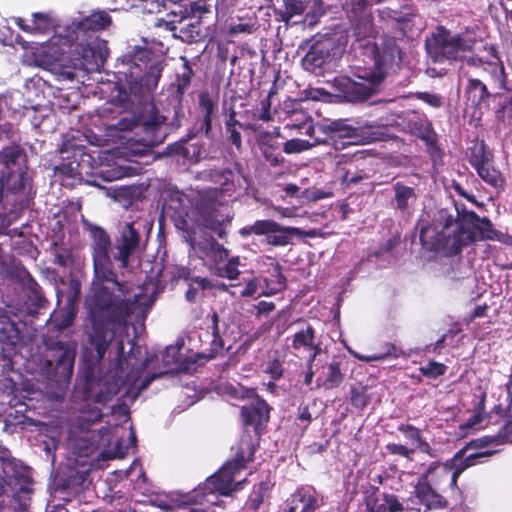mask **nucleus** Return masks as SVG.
Masks as SVG:
<instances>
[{
  "label": "nucleus",
  "mask_w": 512,
  "mask_h": 512,
  "mask_svg": "<svg viewBox=\"0 0 512 512\" xmlns=\"http://www.w3.org/2000/svg\"><path fill=\"white\" fill-rule=\"evenodd\" d=\"M416 98L423 101L433 108H439L442 105L441 97L430 92H417Z\"/></svg>",
  "instance_id": "59"
},
{
  "label": "nucleus",
  "mask_w": 512,
  "mask_h": 512,
  "mask_svg": "<svg viewBox=\"0 0 512 512\" xmlns=\"http://www.w3.org/2000/svg\"><path fill=\"white\" fill-rule=\"evenodd\" d=\"M75 313L71 308L61 311L55 315L53 319V325L58 331L67 329L73 324Z\"/></svg>",
  "instance_id": "45"
},
{
  "label": "nucleus",
  "mask_w": 512,
  "mask_h": 512,
  "mask_svg": "<svg viewBox=\"0 0 512 512\" xmlns=\"http://www.w3.org/2000/svg\"><path fill=\"white\" fill-rule=\"evenodd\" d=\"M0 333L3 335V340L9 344H15L20 338L16 324L6 318L0 322Z\"/></svg>",
  "instance_id": "41"
},
{
  "label": "nucleus",
  "mask_w": 512,
  "mask_h": 512,
  "mask_svg": "<svg viewBox=\"0 0 512 512\" xmlns=\"http://www.w3.org/2000/svg\"><path fill=\"white\" fill-rule=\"evenodd\" d=\"M479 177L493 187H501L504 179L501 173L491 166V162L476 169Z\"/></svg>",
  "instance_id": "38"
},
{
  "label": "nucleus",
  "mask_w": 512,
  "mask_h": 512,
  "mask_svg": "<svg viewBox=\"0 0 512 512\" xmlns=\"http://www.w3.org/2000/svg\"><path fill=\"white\" fill-rule=\"evenodd\" d=\"M190 138V135H188V138H185V146L182 158L196 163L200 160L202 154V145L199 143H188Z\"/></svg>",
  "instance_id": "46"
},
{
  "label": "nucleus",
  "mask_w": 512,
  "mask_h": 512,
  "mask_svg": "<svg viewBox=\"0 0 512 512\" xmlns=\"http://www.w3.org/2000/svg\"><path fill=\"white\" fill-rule=\"evenodd\" d=\"M464 453L465 449H462L456 453L453 458V466H450L449 464L440 465L436 462L432 463L426 469L425 473L419 478V481L415 487V495L419 501L428 509L443 508L445 505V501L443 500L442 496L435 492L431 487L428 481L429 476H431L437 470H439L445 476H448L451 473L450 485L455 487L458 477L467 467L474 465L475 460L478 458L490 457L495 453V451L487 450L484 452L470 454L464 460V464H462L459 462L462 461Z\"/></svg>",
  "instance_id": "6"
},
{
  "label": "nucleus",
  "mask_w": 512,
  "mask_h": 512,
  "mask_svg": "<svg viewBox=\"0 0 512 512\" xmlns=\"http://www.w3.org/2000/svg\"><path fill=\"white\" fill-rule=\"evenodd\" d=\"M77 342L55 341L48 346L44 371L49 382L59 390L68 387L73 375Z\"/></svg>",
  "instance_id": "8"
},
{
  "label": "nucleus",
  "mask_w": 512,
  "mask_h": 512,
  "mask_svg": "<svg viewBox=\"0 0 512 512\" xmlns=\"http://www.w3.org/2000/svg\"><path fill=\"white\" fill-rule=\"evenodd\" d=\"M181 229L185 241L192 248H198L203 254L215 263L224 261L228 257V250L216 242L213 234L223 237L224 231L216 226H177Z\"/></svg>",
  "instance_id": "13"
},
{
  "label": "nucleus",
  "mask_w": 512,
  "mask_h": 512,
  "mask_svg": "<svg viewBox=\"0 0 512 512\" xmlns=\"http://www.w3.org/2000/svg\"><path fill=\"white\" fill-rule=\"evenodd\" d=\"M423 142L425 143L426 151L429 154L433 166L443 165L444 153L438 144V137H434L431 134L425 135V137H423Z\"/></svg>",
  "instance_id": "37"
},
{
  "label": "nucleus",
  "mask_w": 512,
  "mask_h": 512,
  "mask_svg": "<svg viewBox=\"0 0 512 512\" xmlns=\"http://www.w3.org/2000/svg\"><path fill=\"white\" fill-rule=\"evenodd\" d=\"M245 467L243 456L226 463L215 475L211 476L207 485L222 495H230L233 491L241 489L245 479L234 483L236 474Z\"/></svg>",
  "instance_id": "19"
},
{
  "label": "nucleus",
  "mask_w": 512,
  "mask_h": 512,
  "mask_svg": "<svg viewBox=\"0 0 512 512\" xmlns=\"http://www.w3.org/2000/svg\"><path fill=\"white\" fill-rule=\"evenodd\" d=\"M411 129L413 130L414 134L423 141V137L425 135H433L434 137L437 136V133L435 132L432 122L427 119L426 117L418 119V121H415L411 124Z\"/></svg>",
  "instance_id": "43"
},
{
  "label": "nucleus",
  "mask_w": 512,
  "mask_h": 512,
  "mask_svg": "<svg viewBox=\"0 0 512 512\" xmlns=\"http://www.w3.org/2000/svg\"><path fill=\"white\" fill-rule=\"evenodd\" d=\"M181 13H182L181 9L171 10L167 14L169 19L168 20L158 19L156 26L159 28H163L166 31L172 32L173 36L176 38L179 23H180L181 19H183V17H184V16H181Z\"/></svg>",
  "instance_id": "39"
},
{
  "label": "nucleus",
  "mask_w": 512,
  "mask_h": 512,
  "mask_svg": "<svg viewBox=\"0 0 512 512\" xmlns=\"http://www.w3.org/2000/svg\"><path fill=\"white\" fill-rule=\"evenodd\" d=\"M508 410L511 415L505 421L502 429L495 436H485L480 439L472 440L468 446L472 448L484 447L492 443H500L503 440L512 436V411L510 410V405L508 406Z\"/></svg>",
  "instance_id": "30"
},
{
  "label": "nucleus",
  "mask_w": 512,
  "mask_h": 512,
  "mask_svg": "<svg viewBox=\"0 0 512 512\" xmlns=\"http://www.w3.org/2000/svg\"><path fill=\"white\" fill-rule=\"evenodd\" d=\"M420 240L427 250L445 256L457 254L462 246L484 240L512 244V236L504 235L494 226H422Z\"/></svg>",
  "instance_id": "3"
},
{
  "label": "nucleus",
  "mask_w": 512,
  "mask_h": 512,
  "mask_svg": "<svg viewBox=\"0 0 512 512\" xmlns=\"http://www.w3.org/2000/svg\"><path fill=\"white\" fill-rule=\"evenodd\" d=\"M90 234L94 239V272L96 275H105L110 269L108 248L110 246L109 235L100 226H90Z\"/></svg>",
  "instance_id": "21"
},
{
  "label": "nucleus",
  "mask_w": 512,
  "mask_h": 512,
  "mask_svg": "<svg viewBox=\"0 0 512 512\" xmlns=\"http://www.w3.org/2000/svg\"><path fill=\"white\" fill-rule=\"evenodd\" d=\"M56 216L58 218L56 224H63V222H65V224H78L79 222L82 224H90L81 214V206L74 203L64 207Z\"/></svg>",
  "instance_id": "34"
},
{
  "label": "nucleus",
  "mask_w": 512,
  "mask_h": 512,
  "mask_svg": "<svg viewBox=\"0 0 512 512\" xmlns=\"http://www.w3.org/2000/svg\"><path fill=\"white\" fill-rule=\"evenodd\" d=\"M257 145L264 160L271 167H281L285 158L280 151V145L269 131H262L257 136Z\"/></svg>",
  "instance_id": "23"
},
{
  "label": "nucleus",
  "mask_w": 512,
  "mask_h": 512,
  "mask_svg": "<svg viewBox=\"0 0 512 512\" xmlns=\"http://www.w3.org/2000/svg\"><path fill=\"white\" fill-rule=\"evenodd\" d=\"M369 402V397L366 394V391L364 388L351 389V403L353 406L357 408H363L365 407Z\"/></svg>",
  "instance_id": "54"
},
{
  "label": "nucleus",
  "mask_w": 512,
  "mask_h": 512,
  "mask_svg": "<svg viewBox=\"0 0 512 512\" xmlns=\"http://www.w3.org/2000/svg\"><path fill=\"white\" fill-rule=\"evenodd\" d=\"M32 24H23V20L18 23L21 30L28 33H46L52 27V20L49 15L41 12H36L33 15Z\"/></svg>",
  "instance_id": "33"
},
{
  "label": "nucleus",
  "mask_w": 512,
  "mask_h": 512,
  "mask_svg": "<svg viewBox=\"0 0 512 512\" xmlns=\"http://www.w3.org/2000/svg\"><path fill=\"white\" fill-rule=\"evenodd\" d=\"M310 146L308 141L294 138L284 143L283 151L287 154H296L307 150Z\"/></svg>",
  "instance_id": "48"
},
{
  "label": "nucleus",
  "mask_w": 512,
  "mask_h": 512,
  "mask_svg": "<svg viewBox=\"0 0 512 512\" xmlns=\"http://www.w3.org/2000/svg\"><path fill=\"white\" fill-rule=\"evenodd\" d=\"M315 331L310 324H304V326L298 330L293 338L292 347L295 350L301 348L307 349L310 346H314Z\"/></svg>",
  "instance_id": "35"
},
{
  "label": "nucleus",
  "mask_w": 512,
  "mask_h": 512,
  "mask_svg": "<svg viewBox=\"0 0 512 512\" xmlns=\"http://www.w3.org/2000/svg\"><path fill=\"white\" fill-rule=\"evenodd\" d=\"M218 101L209 92L205 91L199 95V108L203 115L200 129L204 131L206 137H211L212 121Z\"/></svg>",
  "instance_id": "27"
},
{
  "label": "nucleus",
  "mask_w": 512,
  "mask_h": 512,
  "mask_svg": "<svg viewBox=\"0 0 512 512\" xmlns=\"http://www.w3.org/2000/svg\"><path fill=\"white\" fill-rule=\"evenodd\" d=\"M209 281L206 278L196 277L192 279L189 289L186 292V299L190 302L195 301L198 291L209 287Z\"/></svg>",
  "instance_id": "49"
},
{
  "label": "nucleus",
  "mask_w": 512,
  "mask_h": 512,
  "mask_svg": "<svg viewBox=\"0 0 512 512\" xmlns=\"http://www.w3.org/2000/svg\"><path fill=\"white\" fill-rule=\"evenodd\" d=\"M118 60L129 93L137 98L153 93L159 84L164 69V61L152 49L134 46Z\"/></svg>",
  "instance_id": "4"
},
{
  "label": "nucleus",
  "mask_w": 512,
  "mask_h": 512,
  "mask_svg": "<svg viewBox=\"0 0 512 512\" xmlns=\"http://www.w3.org/2000/svg\"><path fill=\"white\" fill-rule=\"evenodd\" d=\"M211 0H193L181 8V19L176 38L185 43H198L206 37L204 21L212 15Z\"/></svg>",
  "instance_id": "11"
},
{
  "label": "nucleus",
  "mask_w": 512,
  "mask_h": 512,
  "mask_svg": "<svg viewBox=\"0 0 512 512\" xmlns=\"http://www.w3.org/2000/svg\"><path fill=\"white\" fill-rule=\"evenodd\" d=\"M496 116L499 120L508 125L512 131V100H509L497 110Z\"/></svg>",
  "instance_id": "55"
},
{
  "label": "nucleus",
  "mask_w": 512,
  "mask_h": 512,
  "mask_svg": "<svg viewBox=\"0 0 512 512\" xmlns=\"http://www.w3.org/2000/svg\"><path fill=\"white\" fill-rule=\"evenodd\" d=\"M31 186L24 169L3 171L0 183V221H17L29 205Z\"/></svg>",
  "instance_id": "7"
},
{
  "label": "nucleus",
  "mask_w": 512,
  "mask_h": 512,
  "mask_svg": "<svg viewBox=\"0 0 512 512\" xmlns=\"http://www.w3.org/2000/svg\"><path fill=\"white\" fill-rule=\"evenodd\" d=\"M461 72L466 79L464 86L465 112H470L473 118L481 119L483 114L489 110L493 94L483 81L473 77L468 70L463 68Z\"/></svg>",
  "instance_id": "15"
},
{
  "label": "nucleus",
  "mask_w": 512,
  "mask_h": 512,
  "mask_svg": "<svg viewBox=\"0 0 512 512\" xmlns=\"http://www.w3.org/2000/svg\"><path fill=\"white\" fill-rule=\"evenodd\" d=\"M212 346L215 353H218L219 351H222L224 349V341L221 337L222 329L220 327L219 318L217 313H213L212 315Z\"/></svg>",
  "instance_id": "44"
},
{
  "label": "nucleus",
  "mask_w": 512,
  "mask_h": 512,
  "mask_svg": "<svg viewBox=\"0 0 512 512\" xmlns=\"http://www.w3.org/2000/svg\"><path fill=\"white\" fill-rule=\"evenodd\" d=\"M201 174L203 179L210 180L213 183L216 190L228 196H232L237 190H241L243 182H246L239 169V165H236L235 169L228 167L208 169L204 170Z\"/></svg>",
  "instance_id": "18"
},
{
  "label": "nucleus",
  "mask_w": 512,
  "mask_h": 512,
  "mask_svg": "<svg viewBox=\"0 0 512 512\" xmlns=\"http://www.w3.org/2000/svg\"><path fill=\"white\" fill-rule=\"evenodd\" d=\"M251 233L265 235V240L272 245H287L293 237L304 239L306 237H316L319 235L315 229L302 230L297 227H279V226H250L240 230L242 236Z\"/></svg>",
  "instance_id": "17"
},
{
  "label": "nucleus",
  "mask_w": 512,
  "mask_h": 512,
  "mask_svg": "<svg viewBox=\"0 0 512 512\" xmlns=\"http://www.w3.org/2000/svg\"><path fill=\"white\" fill-rule=\"evenodd\" d=\"M184 146H185V138H183L175 143L169 144L165 148V154L168 156L182 157L183 152H184Z\"/></svg>",
  "instance_id": "62"
},
{
  "label": "nucleus",
  "mask_w": 512,
  "mask_h": 512,
  "mask_svg": "<svg viewBox=\"0 0 512 512\" xmlns=\"http://www.w3.org/2000/svg\"><path fill=\"white\" fill-rule=\"evenodd\" d=\"M399 431L402 432L407 440L413 445H417L422 439V432L420 429L412 425H401Z\"/></svg>",
  "instance_id": "51"
},
{
  "label": "nucleus",
  "mask_w": 512,
  "mask_h": 512,
  "mask_svg": "<svg viewBox=\"0 0 512 512\" xmlns=\"http://www.w3.org/2000/svg\"><path fill=\"white\" fill-rule=\"evenodd\" d=\"M128 447L124 446L120 441H117L113 449L107 450L103 453L104 458L107 459H122L127 454Z\"/></svg>",
  "instance_id": "61"
},
{
  "label": "nucleus",
  "mask_w": 512,
  "mask_h": 512,
  "mask_svg": "<svg viewBox=\"0 0 512 512\" xmlns=\"http://www.w3.org/2000/svg\"><path fill=\"white\" fill-rule=\"evenodd\" d=\"M368 177L369 175L365 169L354 166L344 170L341 176V182L346 186L356 185Z\"/></svg>",
  "instance_id": "40"
},
{
  "label": "nucleus",
  "mask_w": 512,
  "mask_h": 512,
  "mask_svg": "<svg viewBox=\"0 0 512 512\" xmlns=\"http://www.w3.org/2000/svg\"><path fill=\"white\" fill-rule=\"evenodd\" d=\"M85 379V390L88 396L95 402L103 404L118 393L122 383L117 371L109 370L103 373L96 366L88 368Z\"/></svg>",
  "instance_id": "14"
},
{
  "label": "nucleus",
  "mask_w": 512,
  "mask_h": 512,
  "mask_svg": "<svg viewBox=\"0 0 512 512\" xmlns=\"http://www.w3.org/2000/svg\"><path fill=\"white\" fill-rule=\"evenodd\" d=\"M319 508L317 499L305 490H298L291 495L288 512H314Z\"/></svg>",
  "instance_id": "28"
},
{
  "label": "nucleus",
  "mask_w": 512,
  "mask_h": 512,
  "mask_svg": "<svg viewBox=\"0 0 512 512\" xmlns=\"http://www.w3.org/2000/svg\"><path fill=\"white\" fill-rule=\"evenodd\" d=\"M164 121L165 117L161 116L159 112L155 110L147 117L133 119L128 123L126 119H121L118 126L120 130H140L143 136L138 142L147 147H155L161 144L165 139L166 133L162 128Z\"/></svg>",
  "instance_id": "16"
},
{
  "label": "nucleus",
  "mask_w": 512,
  "mask_h": 512,
  "mask_svg": "<svg viewBox=\"0 0 512 512\" xmlns=\"http://www.w3.org/2000/svg\"><path fill=\"white\" fill-rule=\"evenodd\" d=\"M321 131L327 135L329 140L350 139L348 144H358L361 140L366 143L380 140L377 132H371L367 136L363 135L362 128L354 127L348 123L347 119L333 120L327 124L321 125Z\"/></svg>",
  "instance_id": "20"
},
{
  "label": "nucleus",
  "mask_w": 512,
  "mask_h": 512,
  "mask_svg": "<svg viewBox=\"0 0 512 512\" xmlns=\"http://www.w3.org/2000/svg\"><path fill=\"white\" fill-rule=\"evenodd\" d=\"M492 161V154L482 142L471 149L469 163L477 169L480 166L489 164Z\"/></svg>",
  "instance_id": "36"
},
{
  "label": "nucleus",
  "mask_w": 512,
  "mask_h": 512,
  "mask_svg": "<svg viewBox=\"0 0 512 512\" xmlns=\"http://www.w3.org/2000/svg\"><path fill=\"white\" fill-rule=\"evenodd\" d=\"M96 438L97 435L90 431H81L78 435L70 432L69 446L78 456L86 457L95 451Z\"/></svg>",
  "instance_id": "26"
},
{
  "label": "nucleus",
  "mask_w": 512,
  "mask_h": 512,
  "mask_svg": "<svg viewBox=\"0 0 512 512\" xmlns=\"http://www.w3.org/2000/svg\"><path fill=\"white\" fill-rule=\"evenodd\" d=\"M29 299L38 308L44 307L47 302L36 282H33L29 287Z\"/></svg>",
  "instance_id": "52"
},
{
  "label": "nucleus",
  "mask_w": 512,
  "mask_h": 512,
  "mask_svg": "<svg viewBox=\"0 0 512 512\" xmlns=\"http://www.w3.org/2000/svg\"><path fill=\"white\" fill-rule=\"evenodd\" d=\"M347 45L343 34H325L316 39L301 60L304 70L315 75L323 74L324 67L341 58Z\"/></svg>",
  "instance_id": "9"
},
{
  "label": "nucleus",
  "mask_w": 512,
  "mask_h": 512,
  "mask_svg": "<svg viewBox=\"0 0 512 512\" xmlns=\"http://www.w3.org/2000/svg\"><path fill=\"white\" fill-rule=\"evenodd\" d=\"M387 450L392 454V455H399V456H402L408 460H412V456L415 452V448H408L402 444H388L387 445Z\"/></svg>",
  "instance_id": "56"
},
{
  "label": "nucleus",
  "mask_w": 512,
  "mask_h": 512,
  "mask_svg": "<svg viewBox=\"0 0 512 512\" xmlns=\"http://www.w3.org/2000/svg\"><path fill=\"white\" fill-rule=\"evenodd\" d=\"M269 406L263 399H255L250 405L243 406L241 414L246 425H253L256 430L269 420Z\"/></svg>",
  "instance_id": "25"
},
{
  "label": "nucleus",
  "mask_w": 512,
  "mask_h": 512,
  "mask_svg": "<svg viewBox=\"0 0 512 512\" xmlns=\"http://www.w3.org/2000/svg\"><path fill=\"white\" fill-rule=\"evenodd\" d=\"M383 505L388 509V512H403L404 507L399 502L397 496L393 494H383Z\"/></svg>",
  "instance_id": "58"
},
{
  "label": "nucleus",
  "mask_w": 512,
  "mask_h": 512,
  "mask_svg": "<svg viewBox=\"0 0 512 512\" xmlns=\"http://www.w3.org/2000/svg\"><path fill=\"white\" fill-rule=\"evenodd\" d=\"M266 372L271 375L273 379H279L283 374L281 363L277 360H270L266 364Z\"/></svg>",
  "instance_id": "63"
},
{
  "label": "nucleus",
  "mask_w": 512,
  "mask_h": 512,
  "mask_svg": "<svg viewBox=\"0 0 512 512\" xmlns=\"http://www.w3.org/2000/svg\"><path fill=\"white\" fill-rule=\"evenodd\" d=\"M239 259L238 257L232 258L222 268H220V275L229 279H236L239 275L238 270Z\"/></svg>",
  "instance_id": "53"
},
{
  "label": "nucleus",
  "mask_w": 512,
  "mask_h": 512,
  "mask_svg": "<svg viewBox=\"0 0 512 512\" xmlns=\"http://www.w3.org/2000/svg\"><path fill=\"white\" fill-rule=\"evenodd\" d=\"M269 98L270 96L261 101V111L260 114L258 115V118L262 121H269L271 119V103Z\"/></svg>",
  "instance_id": "64"
},
{
  "label": "nucleus",
  "mask_w": 512,
  "mask_h": 512,
  "mask_svg": "<svg viewBox=\"0 0 512 512\" xmlns=\"http://www.w3.org/2000/svg\"><path fill=\"white\" fill-rule=\"evenodd\" d=\"M343 380V374L341 373L339 364L337 362H332L328 367V375L323 382V387L325 389H333L338 387Z\"/></svg>",
  "instance_id": "42"
},
{
  "label": "nucleus",
  "mask_w": 512,
  "mask_h": 512,
  "mask_svg": "<svg viewBox=\"0 0 512 512\" xmlns=\"http://www.w3.org/2000/svg\"><path fill=\"white\" fill-rule=\"evenodd\" d=\"M138 244L139 235L134 226H124L121 237L116 243L117 255L115 256L121 262L122 267L128 266V258L137 249Z\"/></svg>",
  "instance_id": "24"
},
{
  "label": "nucleus",
  "mask_w": 512,
  "mask_h": 512,
  "mask_svg": "<svg viewBox=\"0 0 512 512\" xmlns=\"http://www.w3.org/2000/svg\"><path fill=\"white\" fill-rule=\"evenodd\" d=\"M392 190L394 192V197L392 199L394 210L401 217L408 220V218L413 214V205L418 198L415 188L398 181L393 183Z\"/></svg>",
  "instance_id": "22"
},
{
  "label": "nucleus",
  "mask_w": 512,
  "mask_h": 512,
  "mask_svg": "<svg viewBox=\"0 0 512 512\" xmlns=\"http://www.w3.org/2000/svg\"><path fill=\"white\" fill-rule=\"evenodd\" d=\"M136 302V295L132 301L125 285L115 279L111 270L103 276L95 274L91 294L86 299L91 321L86 334L96 351L97 364L115 338V327L125 325L126 319L134 312Z\"/></svg>",
  "instance_id": "1"
},
{
  "label": "nucleus",
  "mask_w": 512,
  "mask_h": 512,
  "mask_svg": "<svg viewBox=\"0 0 512 512\" xmlns=\"http://www.w3.org/2000/svg\"><path fill=\"white\" fill-rule=\"evenodd\" d=\"M181 60L183 61V64L180 70L177 71L175 82L172 84L175 87V96L179 102L183 99V96L191 85L192 78L194 76V71L187 57L182 56Z\"/></svg>",
  "instance_id": "29"
},
{
  "label": "nucleus",
  "mask_w": 512,
  "mask_h": 512,
  "mask_svg": "<svg viewBox=\"0 0 512 512\" xmlns=\"http://www.w3.org/2000/svg\"><path fill=\"white\" fill-rule=\"evenodd\" d=\"M333 195L331 191H325L317 187H308L301 191V199L305 201H318Z\"/></svg>",
  "instance_id": "47"
},
{
  "label": "nucleus",
  "mask_w": 512,
  "mask_h": 512,
  "mask_svg": "<svg viewBox=\"0 0 512 512\" xmlns=\"http://www.w3.org/2000/svg\"><path fill=\"white\" fill-rule=\"evenodd\" d=\"M367 51L370 61L363 67L355 66L353 72L362 82L343 75L336 76L332 82V88L348 102H364L381 91L398 47L394 39H390L382 46L371 44Z\"/></svg>",
  "instance_id": "2"
},
{
  "label": "nucleus",
  "mask_w": 512,
  "mask_h": 512,
  "mask_svg": "<svg viewBox=\"0 0 512 512\" xmlns=\"http://www.w3.org/2000/svg\"><path fill=\"white\" fill-rule=\"evenodd\" d=\"M180 206V202H177V207H173L164 202L159 212L158 224H167L168 222L175 225L187 224V220Z\"/></svg>",
  "instance_id": "31"
},
{
  "label": "nucleus",
  "mask_w": 512,
  "mask_h": 512,
  "mask_svg": "<svg viewBox=\"0 0 512 512\" xmlns=\"http://www.w3.org/2000/svg\"><path fill=\"white\" fill-rule=\"evenodd\" d=\"M17 137L18 129L12 123L5 122L0 125V139H7L15 144Z\"/></svg>",
  "instance_id": "57"
},
{
  "label": "nucleus",
  "mask_w": 512,
  "mask_h": 512,
  "mask_svg": "<svg viewBox=\"0 0 512 512\" xmlns=\"http://www.w3.org/2000/svg\"><path fill=\"white\" fill-rule=\"evenodd\" d=\"M112 24V17L105 10L93 11L90 15L83 17L77 22H73L74 41L83 48L84 55L87 57L89 53L92 57L99 50L98 36L96 33L101 32Z\"/></svg>",
  "instance_id": "12"
},
{
  "label": "nucleus",
  "mask_w": 512,
  "mask_h": 512,
  "mask_svg": "<svg viewBox=\"0 0 512 512\" xmlns=\"http://www.w3.org/2000/svg\"><path fill=\"white\" fill-rule=\"evenodd\" d=\"M284 10L278 13L279 20L288 23L293 17L301 16L308 8L306 0H282Z\"/></svg>",
  "instance_id": "32"
},
{
  "label": "nucleus",
  "mask_w": 512,
  "mask_h": 512,
  "mask_svg": "<svg viewBox=\"0 0 512 512\" xmlns=\"http://www.w3.org/2000/svg\"><path fill=\"white\" fill-rule=\"evenodd\" d=\"M420 371L426 377L436 378L445 373L446 366L444 364L431 361L426 366H422Z\"/></svg>",
  "instance_id": "50"
},
{
  "label": "nucleus",
  "mask_w": 512,
  "mask_h": 512,
  "mask_svg": "<svg viewBox=\"0 0 512 512\" xmlns=\"http://www.w3.org/2000/svg\"><path fill=\"white\" fill-rule=\"evenodd\" d=\"M481 39L472 37L468 29L452 34L444 25H438L425 40V49L435 64L461 62V70L466 67L465 58L476 52Z\"/></svg>",
  "instance_id": "5"
},
{
  "label": "nucleus",
  "mask_w": 512,
  "mask_h": 512,
  "mask_svg": "<svg viewBox=\"0 0 512 512\" xmlns=\"http://www.w3.org/2000/svg\"><path fill=\"white\" fill-rule=\"evenodd\" d=\"M240 128L238 126L235 127H225V131L227 134V140L234 145L238 150L242 148V137L240 133Z\"/></svg>",
  "instance_id": "60"
},
{
  "label": "nucleus",
  "mask_w": 512,
  "mask_h": 512,
  "mask_svg": "<svg viewBox=\"0 0 512 512\" xmlns=\"http://www.w3.org/2000/svg\"><path fill=\"white\" fill-rule=\"evenodd\" d=\"M473 55L465 58L466 67L471 69H481L489 74L492 85L498 91L496 96L512 92V86L509 84L508 74L496 45L480 43Z\"/></svg>",
  "instance_id": "10"
}]
</instances>
